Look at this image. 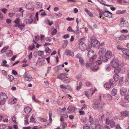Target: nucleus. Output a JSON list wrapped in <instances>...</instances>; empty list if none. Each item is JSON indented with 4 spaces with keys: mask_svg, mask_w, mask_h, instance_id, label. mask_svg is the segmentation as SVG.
Masks as SVG:
<instances>
[{
    "mask_svg": "<svg viewBox=\"0 0 129 129\" xmlns=\"http://www.w3.org/2000/svg\"><path fill=\"white\" fill-rule=\"evenodd\" d=\"M99 101V100H98L97 99H94L92 106L93 108L102 112L103 111L102 108L105 104L103 102H100Z\"/></svg>",
    "mask_w": 129,
    "mask_h": 129,
    "instance_id": "nucleus-1",
    "label": "nucleus"
},
{
    "mask_svg": "<svg viewBox=\"0 0 129 129\" xmlns=\"http://www.w3.org/2000/svg\"><path fill=\"white\" fill-rule=\"evenodd\" d=\"M94 51L92 50H90L88 52L87 56L88 57H90L91 56H93L91 57L89 59V60L90 61H93L97 57V56L95 55H94Z\"/></svg>",
    "mask_w": 129,
    "mask_h": 129,
    "instance_id": "nucleus-2",
    "label": "nucleus"
},
{
    "mask_svg": "<svg viewBox=\"0 0 129 129\" xmlns=\"http://www.w3.org/2000/svg\"><path fill=\"white\" fill-rule=\"evenodd\" d=\"M91 44L93 47H96L100 44L99 42L95 39L94 37H92L90 38Z\"/></svg>",
    "mask_w": 129,
    "mask_h": 129,
    "instance_id": "nucleus-3",
    "label": "nucleus"
},
{
    "mask_svg": "<svg viewBox=\"0 0 129 129\" xmlns=\"http://www.w3.org/2000/svg\"><path fill=\"white\" fill-rule=\"evenodd\" d=\"M60 87L62 90L65 93L69 91H71L72 90L71 88L68 85L64 86L63 85H60Z\"/></svg>",
    "mask_w": 129,
    "mask_h": 129,
    "instance_id": "nucleus-4",
    "label": "nucleus"
},
{
    "mask_svg": "<svg viewBox=\"0 0 129 129\" xmlns=\"http://www.w3.org/2000/svg\"><path fill=\"white\" fill-rule=\"evenodd\" d=\"M118 60L116 59L113 60L110 62V64L112 67L113 68H115L119 66Z\"/></svg>",
    "mask_w": 129,
    "mask_h": 129,
    "instance_id": "nucleus-5",
    "label": "nucleus"
},
{
    "mask_svg": "<svg viewBox=\"0 0 129 129\" xmlns=\"http://www.w3.org/2000/svg\"><path fill=\"white\" fill-rule=\"evenodd\" d=\"M8 98L7 96L5 93H2L0 94V99L4 103H5L6 100Z\"/></svg>",
    "mask_w": 129,
    "mask_h": 129,
    "instance_id": "nucleus-6",
    "label": "nucleus"
},
{
    "mask_svg": "<svg viewBox=\"0 0 129 129\" xmlns=\"http://www.w3.org/2000/svg\"><path fill=\"white\" fill-rule=\"evenodd\" d=\"M23 77L26 81L29 82L31 81L33 79L31 76L30 75L26 73V72H25L24 73Z\"/></svg>",
    "mask_w": 129,
    "mask_h": 129,
    "instance_id": "nucleus-7",
    "label": "nucleus"
},
{
    "mask_svg": "<svg viewBox=\"0 0 129 129\" xmlns=\"http://www.w3.org/2000/svg\"><path fill=\"white\" fill-rule=\"evenodd\" d=\"M79 49L82 51H84L86 50V46L83 42H81L79 44Z\"/></svg>",
    "mask_w": 129,
    "mask_h": 129,
    "instance_id": "nucleus-8",
    "label": "nucleus"
},
{
    "mask_svg": "<svg viewBox=\"0 0 129 129\" xmlns=\"http://www.w3.org/2000/svg\"><path fill=\"white\" fill-rule=\"evenodd\" d=\"M128 23L127 21H123V20H121V22L119 24V26L121 27H127L128 26Z\"/></svg>",
    "mask_w": 129,
    "mask_h": 129,
    "instance_id": "nucleus-9",
    "label": "nucleus"
},
{
    "mask_svg": "<svg viewBox=\"0 0 129 129\" xmlns=\"http://www.w3.org/2000/svg\"><path fill=\"white\" fill-rule=\"evenodd\" d=\"M75 110V107L73 106L69 107L67 109V112L69 113H72Z\"/></svg>",
    "mask_w": 129,
    "mask_h": 129,
    "instance_id": "nucleus-10",
    "label": "nucleus"
},
{
    "mask_svg": "<svg viewBox=\"0 0 129 129\" xmlns=\"http://www.w3.org/2000/svg\"><path fill=\"white\" fill-rule=\"evenodd\" d=\"M102 13L105 16L108 17H111L112 15L111 12L108 11H102Z\"/></svg>",
    "mask_w": 129,
    "mask_h": 129,
    "instance_id": "nucleus-11",
    "label": "nucleus"
},
{
    "mask_svg": "<svg viewBox=\"0 0 129 129\" xmlns=\"http://www.w3.org/2000/svg\"><path fill=\"white\" fill-rule=\"evenodd\" d=\"M33 20L31 17H30L29 19H26L24 20L23 23L25 25L27 24L28 23L29 24H31L33 22Z\"/></svg>",
    "mask_w": 129,
    "mask_h": 129,
    "instance_id": "nucleus-12",
    "label": "nucleus"
},
{
    "mask_svg": "<svg viewBox=\"0 0 129 129\" xmlns=\"http://www.w3.org/2000/svg\"><path fill=\"white\" fill-rule=\"evenodd\" d=\"M127 91V89L124 87H122L120 89V93L122 95H124Z\"/></svg>",
    "mask_w": 129,
    "mask_h": 129,
    "instance_id": "nucleus-13",
    "label": "nucleus"
},
{
    "mask_svg": "<svg viewBox=\"0 0 129 129\" xmlns=\"http://www.w3.org/2000/svg\"><path fill=\"white\" fill-rule=\"evenodd\" d=\"M65 53L67 55H69L73 57L74 55V52L68 49L65 50Z\"/></svg>",
    "mask_w": 129,
    "mask_h": 129,
    "instance_id": "nucleus-14",
    "label": "nucleus"
},
{
    "mask_svg": "<svg viewBox=\"0 0 129 129\" xmlns=\"http://www.w3.org/2000/svg\"><path fill=\"white\" fill-rule=\"evenodd\" d=\"M122 52L129 59V50L127 49H124L122 50Z\"/></svg>",
    "mask_w": 129,
    "mask_h": 129,
    "instance_id": "nucleus-15",
    "label": "nucleus"
},
{
    "mask_svg": "<svg viewBox=\"0 0 129 129\" xmlns=\"http://www.w3.org/2000/svg\"><path fill=\"white\" fill-rule=\"evenodd\" d=\"M17 101L16 99L15 98H11L9 99L8 101L9 104H14Z\"/></svg>",
    "mask_w": 129,
    "mask_h": 129,
    "instance_id": "nucleus-16",
    "label": "nucleus"
},
{
    "mask_svg": "<svg viewBox=\"0 0 129 129\" xmlns=\"http://www.w3.org/2000/svg\"><path fill=\"white\" fill-rule=\"evenodd\" d=\"M99 59L104 62H106L108 61V59L105 55L100 56L99 57Z\"/></svg>",
    "mask_w": 129,
    "mask_h": 129,
    "instance_id": "nucleus-17",
    "label": "nucleus"
},
{
    "mask_svg": "<svg viewBox=\"0 0 129 129\" xmlns=\"http://www.w3.org/2000/svg\"><path fill=\"white\" fill-rule=\"evenodd\" d=\"M43 6L42 4L40 2H37L35 5V8L37 9H39Z\"/></svg>",
    "mask_w": 129,
    "mask_h": 129,
    "instance_id": "nucleus-18",
    "label": "nucleus"
},
{
    "mask_svg": "<svg viewBox=\"0 0 129 129\" xmlns=\"http://www.w3.org/2000/svg\"><path fill=\"white\" fill-rule=\"evenodd\" d=\"M105 55L108 59H110L112 56V53L110 51H107L105 54Z\"/></svg>",
    "mask_w": 129,
    "mask_h": 129,
    "instance_id": "nucleus-19",
    "label": "nucleus"
},
{
    "mask_svg": "<svg viewBox=\"0 0 129 129\" xmlns=\"http://www.w3.org/2000/svg\"><path fill=\"white\" fill-rule=\"evenodd\" d=\"M67 73H64L60 74L58 76V78L61 79H65L66 77Z\"/></svg>",
    "mask_w": 129,
    "mask_h": 129,
    "instance_id": "nucleus-20",
    "label": "nucleus"
},
{
    "mask_svg": "<svg viewBox=\"0 0 129 129\" xmlns=\"http://www.w3.org/2000/svg\"><path fill=\"white\" fill-rule=\"evenodd\" d=\"M24 111L26 113H29L31 111V108L29 107H25L24 109Z\"/></svg>",
    "mask_w": 129,
    "mask_h": 129,
    "instance_id": "nucleus-21",
    "label": "nucleus"
},
{
    "mask_svg": "<svg viewBox=\"0 0 129 129\" xmlns=\"http://www.w3.org/2000/svg\"><path fill=\"white\" fill-rule=\"evenodd\" d=\"M99 69V67L98 66L94 64V66H93L90 68V69L94 71H95L98 70Z\"/></svg>",
    "mask_w": 129,
    "mask_h": 129,
    "instance_id": "nucleus-22",
    "label": "nucleus"
},
{
    "mask_svg": "<svg viewBox=\"0 0 129 129\" xmlns=\"http://www.w3.org/2000/svg\"><path fill=\"white\" fill-rule=\"evenodd\" d=\"M84 11L85 12H86L88 15L90 17H93V15L92 13L89 10L87 9L86 8H84Z\"/></svg>",
    "mask_w": 129,
    "mask_h": 129,
    "instance_id": "nucleus-23",
    "label": "nucleus"
},
{
    "mask_svg": "<svg viewBox=\"0 0 129 129\" xmlns=\"http://www.w3.org/2000/svg\"><path fill=\"white\" fill-rule=\"evenodd\" d=\"M94 63L93 62H90L87 61L86 63V67H90L91 68L93 66H94Z\"/></svg>",
    "mask_w": 129,
    "mask_h": 129,
    "instance_id": "nucleus-24",
    "label": "nucleus"
},
{
    "mask_svg": "<svg viewBox=\"0 0 129 129\" xmlns=\"http://www.w3.org/2000/svg\"><path fill=\"white\" fill-rule=\"evenodd\" d=\"M121 115L124 116H129V111H124L121 113Z\"/></svg>",
    "mask_w": 129,
    "mask_h": 129,
    "instance_id": "nucleus-25",
    "label": "nucleus"
},
{
    "mask_svg": "<svg viewBox=\"0 0 129 129\" xmlns=\"http://www.w3.org/2000/svg\"><path fill=\"white\" fill-rule=\"evenodd\" d=\"M104 96L105 97L107 98L108 100L109 101L111 100L112 99V96L111 95L108 93H107L105 94H104Z\"/></svg>",
    "mask_w": 129,
    "mask_h": 129,
    "instance_id": "nucleus-26",
    "label": "nucleus"
},
{
    "mask_svg": "<svg viewBox=\"0 0 129 129\" xmlns=\"http://www.w3.org/2000/svg\"><path fill=\"white\" fill-rule=\"evenodd\" d=\"M13 52L11 50H9L7 51L6 52L7 56L8 57H11L13 55Z\"/></svg>",
    "mask_w": 129,
    "mask_h": 129,
    "instance_id": "nucleus-27",
    "label": "nucleus"
},
{
    "mask_svg": "<svg viewBox=\"0 0 129 129\" xmlns=\"http://www.w3.org/2000/svg\"><path fill=\"white\" fill-rule=\"evenodd\" d=\"M104 86L106 89L108 90L110 88L111 86L109 83H107L104 84Z\"/></svg>",
    "mask_w": 129,
    "mask_h": 129,
    "instance_id": "nucleus-28",
    "label": "nucleus"
},
{
    "mask_svg": "<svg viewBox=\"0 0 129 129\" xmlns=\"http://www.w3.org/2000/svg\"><path fill=\"white\" fill-rule=\"evenodd\" d=\"M105 70L106 71H109L111 70V66L109 64H107L105 67Z\"/></svg>",
    "mask_w": 129,
    "mask_h": 129,
    "instance_id": "nucleus-29",
    "label": "nucleus"
},
{
    "mask_svg": "<svg viewBox=\"0 0 129 129\" xmlns=\"http://www.w3.org/2000/svg\"><path fill=\"white\" fill-rule=\"evenodd\" d=\"M117 89L114 88L111 91V94L113 96H115L117 94Z\"/></svg>",
    "mask_w": 129,
    "mask_h": 129,
    "instance_id": "nucleus-30",
    "label": "nucleus"
},
{
    "mask_svg": "<svg viewBox=\"0 0 129 129\" xmlns=\"http://www.w3.org/2000/svg\"><path fill=\"white\" fill-rule=\"evenodd\" d=\"M106 51V49L104 48H102L100 49L99 52L102 54H104Z\"/></svg>",
    "mask_w": 129,
    "mask_h": 129,
    "instance_id": "nucleus-31",
    "label": "nucleus"
},
{
    "mask_svg": "<svg viewBox=\"0 0 129 129\" xmlns=\"http://www.w3.org/2000/svg\"><path fill=\"white\" fill-rule=\"evenodd\" d=\"M113 78L115 81H117L119 79V76L117 74H114L113 76Z\"/></svg>",
    "mask_w": 129,
    "mask_h": 129,
    "instance_id": "nucleus-32",
    "label": "nucleus"
},
{
    "mask_svg": "<svg viewBox=\"0 0 129 129\" xmlns=\"http://www.w3.org/2000/svg\"><path fill=\"white\" fill-rule=\"evenodd\" d=\"M25 25L24 23L21 25H18V27L20 30H22L25 28Z\"/></svg>",
    "mask_w": 129,
    "mask_h": 129,
    "instance_id": "nucleus-33",
    "label": "nucleus"
},
{
    "mask_svg": "<svg viewBox=\"0 0 129 129\" xmlns=\"http://www.w3.org/2000/svg\"><path fill=\"white\" fill-rule=\"evenodd\" d=\"M121 70V69L119 67H117L114 70V72L115 74L119 73Z\"/></svg>",
    "mask_w": 129,
    "mask_h": 129,
    "instance_id": "nucleus-34",
    "label": "nucleus"
},
{
    "mask_svg": "<svg viewBox=\"0 0 129 129\" xmlns=\"http://www.w3.org/2000/svg\"><path fill=\"white\" fill-rule=\"evenodd\" d=\"M68 42L67 41L64 40V43L63 45V48L64 49L66 48L67 45L68 44Z\"/></svg>",
    "mask_w": 129,
    "mask_h": 129,
    "instance_id": "nucleus-35",
    "label": "nucleus"
},
{
    "mask_svg": "<svg viewBox=\"0 0 129 129\" xmlns=\"http://www.w3.org/2000/svg\"><path fill=\"white\" fill-rule=\"evenodd\" d=\"M9 48V47L8 46H6L4 47L1 50V52L2 53H4Z\"/></svg>",
    "mask_w": 129,
    "mask_h": 129,
    "instance_id": "nucleus-36",
    "label": "nucleus"
},
{
    "mask_svg": "<svg viewBox=\"0 0 129 129\" xmlns=\"http://www.w3.org/2000/svg\"><path fill=\"white\" fill-rule=\"evenodd\" d=\"M126 12L125 10H123V11H121V10H118L117 11L116 13L117 14H123L125 13Z\"/></svg>",
    "mask_w": 129,
    "mask_h": 129,
    "instance_id": "nucleus-37",
    "label": "nucleus"
},
{
    "mask_svg": "<svg viewBox=\"0 0 129 129\" xmlns=\"http://www.w3.org/2000/svg\"><path fill=\"white\" fill-rule=\"evenodd\" d=\"M118 39L120 40H125V35H121L119 37Z\"/></svg>",
    "mask_w": 129,
    "mask_h": 129,
    "instance_id": "nucleus-38",
    "label": "nucleus"
},
{
    "mask_svg": "<svg viewBox=\"0 0 129 129\" xmlns=\"http://www.w3.org/2000/svg\"><path fill=\"white\" fill-rule=\"evenodd\" d=\"M49 120L50 122H51L52 121V111L51 110L49 111Z\"/></svg>",
    "mask_w": 129,
    "mask_h": 129,
    "instance_id": "nucleus-39",
    "label": "nucleus"
},
{
    "mask_svg": "<svg viewBox=\"0 0 129 129\" xmlns=\"http://www.w3.org/2000/svg\"><path fill=\"white\" fill-rule=\"evenodd\" d=\"M79 61L81 65L84 66V61L82 57L79 59Z\"/></svg>",
    "mask_w": 129,
    "mask_h": 129,
    "instance_id": "nucleus-40",
    "label": "nucleus"
},
{
    "mask_svg": "<svg viewBox=\"0 0 129 129\" xmlns=\"http://www.w3.org/2000/svg\"><path fill=\"white\" fill-rule=\"evenodd\" d=\"M82 83L80 82L79 84V85H78L77 87V90H78L80 89L81 87H82Z\"/></svg>",
    "mask_w": 129,
    "mask_h": 129,
    "instance_id": "nucleus-41",
    "label": "nucleus"
},
{
    "mask_svg": "<svg viewBox=\"0 0 129 129\" xmlns=\"http://www.w3.org/2000/svg\"><path fill=\"white\" fill-rule=\"evenodd\" d=\"M20 22V19L19 17L17 18L14 21V22L16 24H19Z\"/></svg>",
    "mask_w": 129,
    "mask_h": 129,
    "instance_id": "nucleus-42",
    "label": "nucleus"
},
{
    "mask_svg": "<svg viewBox=\"0 0 129 129\" xmlns=\"http://www.w3.org/2000/svg\"><path fill=\"white\" fill-rule=\"evenodd\" d=\"M35 46L34 44L29 45L28 46V49L29 50H32L34 48Z\"/></svg>",
    "mask_w": 129,
    "mask_h": 129,
    "instance_id": "nucleus-43",
    "label": "nucleus"
},
{
    "mask_svg": "<svg viewBox=\"0 0 129 129\" xmlns=\"http://www.w3.org/2000/svg\"><path fill=\"white\" fill-rule=\"evenodd\" d=\"M71 81V80L70 78H68L67 77L64 79V82L66 83H69Z\"/></svg>",
    "mask_w": 129,
    "mask_h": 129,
    "instance_id": "nucleus-44",
    "label": "nucleus"
},
{
    "mask_svg": "<svg viewBox=\"0 0 129 129\" xmlns=\"http://www.w3.org/2000/svg\"><path fill=\"white\" fill-rule=\"evenodd\" d=\"M8 78L11 82L14 79V77L13 76L10 75H8Z\"/></svg>",
    "mask_w": 129,
    "mask_h": 129,
    "instance_id": "nucleus-45",
    "label": "nucleus"
},
{
    "mask_svg": "<svg viewBox=\"0 0 129 129\" xmlns=\"http://www.w3.org/2000/svg\"><path fill=\"white\" fill-rule=\"evenodd\" d=\"M30 122L34 123H35L36 122V121L35 119L33 116V114L32 115L30 119Z\"/></svg>",
    "mask_w": 129,
    "mask_h": 129,
    "instance_id": "nucleus-46",
    "label": "nucleus"
},
{
    "mask_svg": "<svg viewBox=\"0 0 129 129\" xmlns=\"http://www.w3.org/2000/svg\"><path fill=\"white\" fill-rule=\"evenodd\" d=\"M57 33V30L56 29H53L51 31V34L52 35H55Z\"/></svg>",
    "mask_w": 129,
    "mask_h": 129,
    "instance_id": "nucleus-47",
    "label": "nucleus"
},
{
    "mask_svg": "<svg viewBox=\"0 0 129 129\" xmlns=\"http://www.w3.org/2000/svg\"><path fill=\"white\" fill-rule=\"evenodd\" d=\"M44 51H39L38 52V55L40 57H42L44 55Z\"/></svg>",
    "mask_w": 129,
    "mask_h": 129,
    "instance_id": "nucleus-48",
    "label": "nucleus"
},
{
    "mask_svg": "<svg viewBox=\"0 0 129 129\" xmlns=\"http://www.w3.org/2000/svg\"><path fill=\"white\" fill-rule=\"evenodd\" d=\"M61 66H58L55 68V70L56 71H58L59 70L61 69Z\"/></svg>",
    "mask_w": 129,
    "mask_h": 129,
    "instance_id": "nucleus-49",
    "label": "nucleus"
},
{
    "mask_svg": "<svg viewBox=\"0 0 129 129\" xmlns=\"http://www.w3.org/2000/svg\"><path fill=\"white\" fill-rule=\"evenodd\" d=\"M110 124V126L112 127H113L114 126L115 122L113 120H111V121Z\"/></svg>",
    "mask_w": 129,
    "mask_h": 129,
    "instance_id": "nucleus-50",
    "label": "nucleus"
},
{
    "mask_svg": "<svg viewBox=\"0 0 129 129\" xmlns=\"http://www.w3.org/2000/svg\"><path fill=\"white\" fill-rule=\"evenodd\" d=\"M111 121V120H110L109 118H107L106 120V122L107 124L109 125L110 124V122Z\"/></svg>",
    "mask_w": 129,
    "mask_h": 129,
    "instance_id": "nucleus-51",
    "label": "nucleus"
},
{
    "mask_svg": "<svg viewBox=\"0 0 129 129\" xmlns=\"http://www.w3.org/2000/svg\"><path fill=\"white\" fill-rule=\"evenodd\" d=\"M89 125L88 124H85L84 126L83 129H89Z\"/></svg>",
    "mask_w": 129,
    "mask_h": 129,
    "instance_id": "nucleus-52",
    "label": "nucleus"
},
{
    "mask_svg": "<svg viewBox=\"0 0 129 129\" xmlns=\"http://www.w3.org/2000/svg\"><path fill=\"white\" fill-rule=\"evenodd\" d=\"M6 127V125L4 124H0V129H5Z\"/></svg>",
    "mask_w": 129,
    "mask_h": 129,
    "instance_id": "nucleus-53",
    "label": "nucleus"
},
{
    "mask_svg": "<svg viewBox=\"0 0 129 129\" xmlns=\"http://www.w3.org/2000/svg\"><path fill=\"white\" fill-rule=\"evenodd\" d=\"M87 120V118L86 117L83 118L81 120L82 122L84 123H85Z\"/></svg>",
    "mask_w": 129,
    "mask_h": 129,
    "instance_id": "nucleus-54",
    "label": "nucleus"
},
{
    "mask_svg": "<svg viewBox=\"0 0 129 129\" xmlns=\"http://www.w3.org/2000/svg\"><path fill=\"white\" fill-rule=\"evenodd\" d=\"M91 115H90L89 116V122L90 123H92V122H93V118L91 117Z\"/></svg>",
    "mask_w": 129,
    "mask_h": 129,
    "instance_id": "nucleus-55",
    "label": "nucleus"
},
{
    "mask_svg": "<svg viewBox=\"0 0 129 129\" xmlns=\"http://www.w3.org/2000/svg\"><path fill=\"white\" fill-rule=\"evenodd\" d=\"M45 51L47 53H49L51 52V50L48 47H46L45 48Z\"/></svg>",
    "mask_w": 129,
    "mask_h": 129,
    "instance_id": "nucleus-56",
    "label": "nucleus"
},
{
    "mask_svg": "<svg viewBox=\"0 0 129 129\" xmlns=\"http://www.w3.org/2000/svg\"><path fill=\"white\" fill-rule=\"evenodd\" d=\"M67 30L69 32H74V30H73L72 29L71 27L70 26H69L68 28L67 29Z\"/></svg>",
    "mask_w": 129,
    "mask_h": 129,
    "instance_id": "nucleus-57",
    "label": "nucleus"
},
{
    "mask_svg": "<svg viewBox=\"0 0 129 129\" xmlns=\"http://www.w3.org/2000/svg\"><path fill=\"white\" fill-rule=\"evenodd\" d=\"M45 40L47 42H49L51 40L52 38L50 37H48L46 38Z\"/></svg>",
    "mask_w": 129,
    "mask_h": 129,
    "instance_id": "nucleus-58",
    "label": "nucleus"
},
{
    "mask_svg": "<svg viewBox=\"0 0 129 129\" xmlns=\"http://www.w3.org/2000/svg\"><path fill=\"white\" fill-rule=\"evenodd\" d=\"M76 58H79V59H80V58H82L81 54L79 53L76 55Z\"/></svg>",
    "mask_w": 129,
    "mask_h": 129,
    "instance_id": "nucleus-59",
    "label": "nucleus"
},
{
    "mask_svg": "<svg viewBox=\"0 0 129 129\" xmlns=\"http://www.w3.org/2000/svg\"><path fill=\"white\" fill-rule=\"evenodd\" d=\"M47 15L46 13L45 12H42L40 14V15L42 17H44L46 16Z\"/></svg>",
    "mask_w": 129,
    "mask_h": 129,
    "instance_id": "nucleus-60",
    "label": "nucleus"
},
{
    "mask_svg": "<svg viewBox=\"0 0 129 129\" xmlns=\"http://www.w3.org/2000/svg\"><path fill=\"white\" fill-rule=\"evenodd\" d=\"M96 125L93 123H91V126L93 129L95 128Z\"/></svg>",
    "mask_w": 129,
    "mask_h": 129,
    "instance_id": "nucleus-61",
    "label": "nucleus"
},
{
    "mask_svg": "<svg viewBox=\"0 0 129 129\" xmlns=\"http://www.w3.org/2000/svg\"><path fill=\"white\" fill-rule=\"evenodd\" d=\"M70 36L68 34H67L64 35L63 37V38L64 39H67Z\"/></svg>",
    "mask_w": 129,
    "mask_h": 129,
    "instance_id": "nucleus-62",
    "label": "nucleus"
},
{
    "mask_svg": "<svg viewBox=\"0 0 129 129\" xmlns=\"http://www.w3.org/2000/svg\"><path fill=\"white\" fill-rule=\"evenodd\" d=\"M45 61L44 60L40 61L39 62V64L40 65H41L45 64Z\"/></svg>",
    "mask_w": 129,
    "mask_h": 129,
    "instance_id": "nucleus-63",
    "label": "nucleus"
},
{
    "mask_svg": "<svg viewBox=\"0 0 129 129\" xmlns=\"http://www.w3.org/2000/svg\"><path fill=\"white\" fill-rule=\"evenodd\" d=\"M125 101L129 100V94L125 96Z\"/></svg>",
    "mask_w": 129,
    "mask_h": 129,
    "instance_id": "nucleus-64",
    "label": "nucleus"
}]
</instances>
